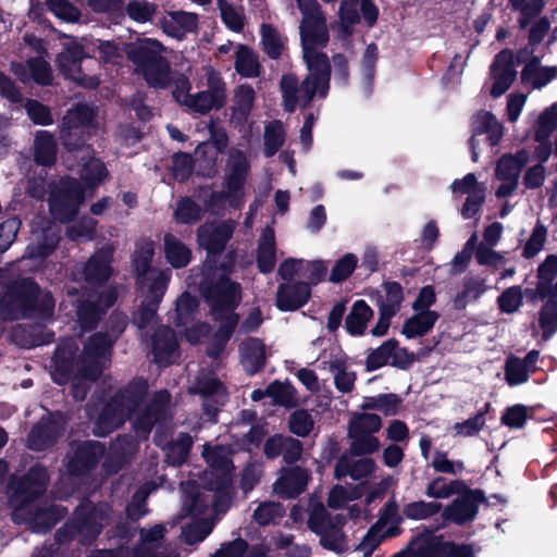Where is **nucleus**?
<instances>
[{"instance_id":"f257e3e1","label":"nucleus","mask_w":557,"mask_h":557,"mask_svg":"<svg viewBox=\"0 0 557 557\" xmlns=\"http://www.w3.org/2000/svg\"><path fill=\"white\" fill-rule=\"evenodd\" d=\"M103 119L94 103H76L66 111L62 121L61 139L67 149L64 160L73 168L71 160L82 161L81 178L84 185L73 178H61L50 190L48 202L51 215L60 221L71 220L78 211L86 196L108 176L104 164L92 157L89 147L83 144L102 126Z\"/></svg>"},{"instance_id":"f03ea898","label":"nucleus","mask_w":557,"mask_h":557,"mask_svg":"<svg viewBox=\"0 0 557 557\" xmlns=\"http://www.w3.org/2000/svg\"><path fill=\"white\" fill-rule=\"evenodd\" d=\"M302 13L300 39L308 75L299 86L297 78L286 74L281 79L285 110L293 112L307 106L315 96L324 98L329 91L330 64L321 51L329 41L326 20L315 0H296Z\"/></svg>"},{"instance_id":"7ed1b4c3","label":"nucleus","mask_w":557,"mask_h":557,"mask_svg":"<svg viewBox=\"0 0 557 557\" xmlns=\"http://www.w3.org/2000/svg\"><path fill=\"white\" fill-rule=\"evenodd\" d=\"M235 224L232 221L207 223L198 230V243L208 251V259L201 270L199 288L207 302L211 307V313L215 320H221L219 339L224 344L237 324V317L234 309L240 300V287L237 283L228 280L233 262L230 257V264L215 265L212 259L216 252L223 250L231 238Z\"/></svg>"},{"instance_id":"20e7f679","label":"nucleus","mask_w":557,"mask_h":557,"mask_svg":"<svg viewBox=\"0 0 557 557\" xmlns=\"http://www.w3.org/2000/svg\"><path fill=\"white\" fill-rule=\"evenodd\" d=\"M124 329L125 321L120 319L110 334L91 335L79 355L76 341L71 338L62 342L53 357L52 380L60 385L71 381L74 398L83 400L87 392L86 382L96 380L109 364L113 342Z\"/></svg>"},{"instance_id":"39448f33","label":"nucleus","mask_w":557,"mask_h":557,"mask_svg":"<svg viewBox=\"0 0 557 557\" xmlns=\"http://www.w3.org/2000/svg\"><path fill=\"white\" fill-rule=\"evenodd\" d=\"M147 386L144 382L131 384L125 391L114 395L109 403L88 404L87 413L94 422V433L104 436L112 432L125 418L132 419L138 435L145 436L152 424L164 417L170 403L166 391L158 392L148 407L143 408Z\"/></svg>"},{"instance_id":"423d86ee","label":"nucleus","mask_w":557,"mask_h":557,"mask_svg":"<svg viewBox=\"0 0 557 557\" xmlns=\"http://www.w3.org/2000/svg\"><path fill=\"white\" fill-rule=\"evenodd\" d=\"M111 250L96 252L86 263L82 271L74 273V280L86 282L84 286L85 300L76 299V289L69 288L67 294L73 301H76L77 321L82 329L87 330L95 326L102 312L111 307L116 293L112 288L99 290V284L106 281L111 274Z\"/></svg>"},{"instance_id":"0eeeda50","label":"nucleus","mask_w":557,"mask_h":557,"mask_svg":"<svg viewBox=\"0 0 557 557\" xmlns=\"http://www.w3.org/2000/svg\"><path fill=\"white\" fill-rule=\"evenodd\" d=\"M48 482L45 468L34 467L13 486L10 504L13 508V520L17 523H26L36 533H45L50 530L64 515L60 506L40 507L33 513L32 502L44 493Z\"/></svg>"},{"instance_id":"6e6552de","label":"nucleus","mask_w":557,"mask_h":557,"mask_svg":"<svg viewBox=\"0 0 557 557\" xmlns=\"http://www.w3.org/2000/svg\"><path fill=\"white\" fill-rule=\"evenodd\" d=\"M153 255L152 240L143 239L136 244L133 262L137 273L138 290L144 298L135 317V323L139 329L147 327L153 321L171 277L170 271L151 268Z\"/></svg>"},{"instance_id":"1a4fd4ad","label":"nucleus","mask_w":557,"mask_h":557,"mask_svg":"<svg viewBox=\"0 0 557 557\" xmlns=\"http://www.w3.org/2000/svg\"><path fill=\"white\" fill-rule=\"evenodd\" d=\"M94 47L100 59L107 63H119L123 53L127 54L131 45H124L114 40L100 39H76L73 38L64 44V50L58 55L57 62L60 71L65 77L85 88H95L99 84V77L96 74L87 73L88 66L83 67L82 62L86 58L85 49Z\"/></svg>"},{"instance_id":"9d476101","label":"nucleus","mask_w":557,"mask_h":557,"mask_svg":"<svg viewBox=\"0 0 557 557\" xmlns=\"http://www.w3.org/2000/svg\"><path fill=\"white\" fill-rule=\"evenodd\" d=\"M165 51L166 48L153 38L139 39L127 49V57L136 73L141 75L150 87L165 88L173 78L170 62L164 55Z\"/></svg>"},{"instance_id":"9b49d317","label":"nucleus","mask_w":557,"mask_h":557,"mask_svg":"<svg viewBox=\"0 0 557 557\" xmlns=\"http://www.w3.org/2000/svg\"><path fill=\"white\" fill-rule=\"evenodd\" d=\"M54 301L49 293H41L32 282L25 283L23 289L9 288L0 300V310L5 319L27 318L38 311L41 317H49Z\"/></svg>"},{"instance_id":"f8f14e48","label":"nucleus","mask_w":557,"mask_h":557,"mask_svg":"<svg viewBox=\"0 0 557 557\" xmlns=\"http://www.w3.org/2000/svg\"><path fill=\"white\" fill-rule=\"evenodd\" d=\"M109 512L110 508L106 504L95 507L89 502L82 503L75 511L72 523L57 532V540L64 542L69 537L77 536L82 543L92 541L108 522Z\"/></svg>"},{"instance_id":"ddd939ff","label":"nucleus","mask_w":557,"mask_h":557,"mask_svg":"<svg viewBox=\"0 0 557 557\" xmlns=\"http://www.w3.org/2000/svg\"><path fill=\"white\" fill-rule=\"evenodd\" d=\"M249 171V162L244 151L232 148L226 163V182L221 194L212 196V201H219L234 209L240 208L245 198V181Z\"/></svg>"},{"instance_id":"4468645a","label":"nucleus","mask_w":557,"mask_h":557,"mask_svg":"<svg viewBox=\"0 0 557 557\" xmlns=\"http://www.w3.org/2000/svg\"><path fill=\"white\" fill-rule=\"evenodd\" d=\"M205 73L207 89L191 95L184 106L188 110L200 114L223 107L226 98L225 84L220 74L211 66L205 67Z\"/></svg>"},{"instance_id":"2eb2a0df","label":"nucleus","mask_w":557,"mask_h":557,"mask_svg":"<svg viewBox=\"0 0 557 557\" xmlns=\"http://www.w3.org/2000/svg\"><path fill=\"white\" fill-rule=\"evenodd\" d=\"M529 160L530 152L527 149L505 154L498 160L495 169V176L502 182L496 190L498 198L508 197L517 189L521 170Z\"/></svg>"},{"instance_id":"dca6fc26","label":"nucleus","mask_w":557,"mask_h":557,"mask_svg":"<svg viewBox=\"0 0 557 557\" xmlns=\"http://www.w3.org/2000/svg\"><path fill=\"white\" fill-rule=\"evenodd\" d=\"M459 494L456 499L442 508V518L446 522L462 525L476 517L484 495L481 491L467 487Z\"/></svg>"},{"instance_id":"f3484780","label":"nucleus","mask_w":557,"mask_h":557,"mask_svg":"<svg viewBox=\"0 0 557 557\" xmlns=\"http://www.w3.org/2000/svg\"><path fill=\"white\" fill-rule=\"evenodd\" d=\"M202 454L211 468L210 472L206 473V475L216 476V482L209 483V490L224 494L231 483L230 474L233 470V463L230 458L232 454L231 449L225 446L211 448L206 445Z\"/></svg>"},{"instance_id":"a211bd4d","label":"nucleus","mask_w":557,"mask_h":557,"mask_svg":"<svg viewBox=\"0 0 557 557\" xmlns=\"http://www.w3.org/2000/svg\"><path fill=\"white\" fill-rule=\"evenodd\" d=\"M197 306L196 298L188 294H183L176 301V324L185 327L186 339L190 344L198 343L209 331L207 324L196 322Z\"/></svg>"},{"instance_id":"6ab92c4d","label":"nucleus","mask_w":557,"mask_h":557,"mask_svg":"<svg viewBox=\"0 0 557 557\" xmlns=\"http://www.w3.org/2000/svg\"><path fill=\"white\" fill-rule=\"evenodd\" d=\"M491 74L494 81L491 94L495 98L500 97L516 79L517 71L512 51L503 50L495 57L491 65Z\"/></svg>"},{"instance_id":"aec40b11","label":"nucleus","mask_w":557,"mask_h":557,"mask_svg":"<svg viewBox=\"0 0 557 557\" xmlns=\"http://www.w3.org/2000/svg\"><path fill=\"white\" fill-rule=\"evenodd\" d=\"M166 532L164 524H156L149 529H141L139 544L133 552L134 557H180L175 549L161 547L159 542Z\"/></svg>"},{"instance_id":"412c9836","label":"nucleus","mask_w":557,"mask_h":557,"mask_svg":"<svg viewBox=\"0 0 557 557\" xmlns=\"http://www.w3.org/2000/svg\"><path fill=\"white\" fill-rule=\"evenodd\" d=\"M473 135L470 138V148L472 151V160H478L476 143L478 136L486 134L491 146L497 145L504 135L503 124L494 114L487 111L479 112L472 121Z\"/></svg>"},{"instance_id":"4be33fe9","label":"nucleus","mask_w":557,"mask_h":557,"mask_svg":"<svg viewBox=\"0 0 557 557\" xmlns=\"http://www.w3.org/2000/svg\"><path fill=\"white\" fill-rule=\"evenodd\" d=\"M33 235L35 243L27 247L23 261L39 262L54 250L59 242V233L53 225L48 223L47 226H42L40 230L34 225Z\"/></svg>"},{"instance_id":"5701e85b","label":"nucleus","mask_w":557,"mask_h":557,"mask_svg":"<svg viewBox=\"0 0 557 557\" xmlns=\"http://www.w3.org/2000/svg\"><path fill=\"white\" fill-rule=\"evenodd\" d=\"M540 358L537 350H531L523 359L509 356L505 362V380L510 386L525 383L531 373L535 372Z\"/></svg>"},{"instance_id":"b1692460","label":"nucleus","mask_w":557,"mask_h":557,"mask_svg":"<svg viewBox=\"0 0 557 557\" xmlns=\"http://www.w3.org/2000/svg\"><path fill=\"white\" fill-rule=\"evenodd\" d=\"M446 540L432 530L424 529L408 546L410 557H445Z\"/></svg>"},{"instance_id":"393cba45","label":"nucleus","mask_w":557,"mask_h":557,"mask_svg":"<svg viewBox=\"0 0 557 557\" xmlns=\"http://www.w3.org/2000/svg\"><path fill=\"white\" fill-rule=\"evenodd\" d=\"M103 453L104 448L98 442L87 441L77 445L73 457H69V472L74 475L83 474L98 462Z\"/></svg>"},{"instance_id":"a878e982","label":"nucleus","mask_w":557,"mask_h":557,"mask_svg":"<svg viewBox=\"0 0 557 557\" xmlns=\"http://www.w3.org/2000/svg\"><path fill=\"white\" fill-rule=\"evenodd\" d=\"M311 294L307 282L281 284L276 294V306L281 311H294L302 307Z\"/></svg>"},{"instance_id":"bb28decb","label":"nucleus","mask_w":557,"mask_h":557,"mask_svg":"<svg viewBox=\"0 0 557 557\" xmlns=\"http://www.w3.org/2000/svg\"><path fill=\"white\" fill-rule=\"evenodd\" d=\"M197 15L185 11H172L164 14L159 25L164 34L175 39H183L186 34L197 28Z\"/></svg>"},{"instance_id":"cd10ccee","label":"nucleus","mask_w":557,"mask_h":557,"mask_svg":"<svg viewBox=\"0 0 557 557\" xmlns=\"http://www.w3.org/2000/svg\"><path fill=\"white\" fill-rule=\"evenodd\" d=\"M309 481L307 470L294 467L284 470L273 484V492L285 498H293L306 488Z\"/></svg>"},{"instance_id":"c85d7f7f","label":"nucleus","mask_w":557,"mask_h":557,"mask_svg":"<svg viewBox=\"0 0 557 557\" xmlns=\"http://www.w3.org/2000/svg\"><path fill=\"white\" fill-rule=\"evenodd\" d=\"M194 393L205 398V409L210 414V401L214 405H223L226 399L224 386L210 371H202L195 380L190 388Z\"/></svg>"},{"instance_id":"c756f323","label":"nucleus","mask_w":557,"mask_h":557,"mask_svg":"<svg viewBox=\"0 0 557 557\" xmlns=\"http://www.w3.org/2000/svg\"><path fill=\"white\" fill-rule=\"evenodd\" d=\"M11 71L24 83L33 79L40 85H48L51 82L50 65L40 57L29 59L26 64L13 62Z\"/></svg>"},{"instance_id":"7c9ffc66","label":"nucleus","mask_w":557,"mask_h":557,"mask_svg":"<svg viewBox=\"0 0 557 557\" xmlns=\"http://www.w3.org/2000/svg\"><path fill=\"white\" fill-rule=\"evenodd\" d=\"M177 341L172 329L161 326L152 338V352L154 361L159 364H169L176 356Z\"/></svg>"},{"instance_id":"2f4dec72","label":"nucleus","mask_w":557,"mask_h":557,"mask_svg":"<svg viewBox=\"0 0 557 557\" xmlns=\"http://www.w3.org/2000/svg\"><path fill=\"white\" fill-rule=\"evenodd\" d=\"M255 98L253 88L247 84L239 85L234 90L231 120L236 126H244L247 123Z\"/></svg>"},{"instance_id":"473e14b6","label":"nucleus","mask_w":557,"mask_h":557,"mask_svg":"<svg viewBox=\"0 0 557 557\" xmlns=\"http://www.w3.org/2000/svg\"><path fill=\"white\" fill-rule=\"evenodd\" d=\"M414 313L405 320L401 334L408 339L429 334L434 327L440 314L434 310H413Z\"/></svg>"},{"instance_id":"72a5a7b5","label":"nucleus","mask_w":557,"mask_h":557,"mask_svg":"<svg viewBox=\"0 0 557 557\" xmlns=\"http://www.w3.org/2000/svg\"><path fill=\"white\" fill-rule=\"evenodd\" d=\"M240 363L246 372L253 374L264 364L267 359L265 346L259 339L249 337L239 346Z\"/></svg>"},{"instance_id":"f704fd0d","label":"nucleus","mask_w":557,"mask_h":557,"mask_svg":"<svg viewBox=\"0 0 557 557\" xmlns=\"http://www.w3.org/2000/svg\"><path fill=\"white\" fill-rule=\"evenodd\" d=\"M375 465L372 459L363 458L351 462L347 457H341L335 466V478L342 479L349 475L355 481L366 480L372 475Z\"/></svg>"},{"instance_id":"c9c22d12","label":"nucleus","mask_w":557,"mask_h":557,"mask_svg":"<svg viewBox=\"0 0 557 557\" xmlns=\"http://www.w3.org/2000/svg\"><path fill=\"white\" fill-rule=\"evenodd\" d=\"M372 317L373 310L370 306L362 299L357 300L345 319V330L351 336H361Z\"/></svg>"},{"instance_id":"e433bc0d","label":"nucleus","mask_w":557,"mask_h":557,"mask_svg":"<svg viewBox=\"0 0 557 557\" xmlns=\"http://www.w3.org/2000/svg\"><path fill=\"white\" fill-rule=\"evenodd\" d=\"M522 81L535 89H541L557 78V65L545 66L534 59L525 64L521 73Z\"/></svg>"},{"instance_id":"4c0bfd02","label":"nucleus","mask_w":557,"mask_h":557,"mask_svg":"<svg viewBox=\"0 0 557 557\" xmlns=\"http://www.w3.org/2000/svg\"><path fill=\"white\" fill-rule=\"evenodd\" d=\"M276 262L275 256V234L273 228L265 227L259 238L257 249V264L262 273H269L273 270Z\"/></svg>"},{"instance_id":"58836bf2","label":"nucleus","mask_w":557,"mask_h":557,"mask_svg":"<svg viewBox=\"0 0 557 557\" xmlns=\"http://www.w3.org/2000/svg\"><path fill=\"white\" fill-rule=\"evenodd\" d=\"M557 275V256L548 255L537 268V284L534 297L545 299L552 292V285Z\"/></svg>"},{"instance_id":"ea45409f","label":"nucleus","mask_w":557,"mask_h":557,"mask_svg":"<svg viewBox=\"0 0 557 557\" xmlns=\"http://www.w3.org/2000/svg\"><path fill=\"white\" fill-rule=\"evenodd\" d=\"M236 72L247 78L257 77L260 73V63L257 53L247 46L238 45L235 50Z\"/></svg>"},{"instance_id":"a19ab883","label":"nucleus","mask_w":557,"mask_h":557,"mask_svg":"<svg viewBox=\"0 0 557 557\" xmlns=\"http://www.w3.org/2000/svg\"><path fill=\"white\" fill-rule=\"evenodd\" d=\"M156 443L165 449L166 461L170 465L180 466L186 460L193 441L188 434H181L174 443L165 445L162 436L157 434Z\"/></svg>"},{"instance_id":"79ce46f5","label":"nucleus","mask_w":557,"mask_h":557,"mask_svg":"<svg viewBox=\"0 0 557 557\" xmlns=\"http://www.w3.org/2000/svg\"><path fill=\"white\" fill-rule=\"evenodd\" d=\"M164 256L166 261L176 269L186 267L191 257L189 248L172 234L164 236Z\"/></svg>"},{"instance_id":"37998d69","label":"nucleus","mask_w":557,"mask_h":557,"mask_svg":"<svg viewBox=\"0 0 557 557\" xmlns=\"http://www.w3.org/2000/svg\"><path fill=\"white\" fill-rule=\"evenodd\" d=\"M465 488L466 485L462 481H447L442 476H437L426 484L424 494L433 499H447L455 494L463 492Z\"/></svg>"},{"instance_id":"c03bdc74","label":"nucleus","mask_w":557,"mask_h":557,"mask_svg":"<svg viewBox=\"0 0 557 557\" xmlns=\"http://www.w3.org/2000/svg\"><path fill=\"white\" fill-rule=\"evenodd\" d=\"M61 426L57 423L46 422L44 419L35 426L28 436V446L35 450H41L53 443L60 433Z\"/></svg>"},{"instance_id":"a18cd8bd","label":"nucleus","mask_w":557,"mask_h":557,"mask_svg":"<svg viewBox=\"0 0 557 557\" xmlns=\"http://www.w3.org/2000/svg\"><path fill=\"white\" fill-rule=\"evenodd\" d=\"M398 355H406V349L399 347L396 341L388 339L369 355L367 363L371 369H379L386 363L396 361Z\"/></svg>"},{"instance_id":"49530a36","label":"nucleus","mask_w":557,"mask_h":557,"mask_svg":"<svg viewBox=\"0 0 557 557\" xmlns=\"http://www.w3.org/2000/svg\"><path fill=\"white\" fill-rule=\"evenodd\" d=\"M35 159L37 163L50 165L57 157V144L53 136L47 131H40L35 137Z\"/></svg>"},{"instance_id":"de8ad7c7","label":"nucleus","mask_w":557,"mask_h":557,"mask_svg":"<svg viewBox=\"0 0 557 557\" xmlns=\"http://www.w3.org/2000/svg\"><path fill=\"white\" fill-rule=\"evenodd\" d=\"M442 504L435 500H414L407 503L403 507V516L409 520H426L438 512H442Z\"/></svg>"},{"instance_id":"09e8293b","label":"nucleus","mask_w":557,"mask_h":557,"mask_svg":"<svg viewBox=\"0 0 557 557\" xmlns=\"http://www.w3.org/2000/svg\"><path fill=\"white\" fill-rule=\"evenodd\" d=\"M486 290L484 278L467 277L462 289L455 297V306L460 309L465 308L469 302L478 300Z\"/></svg>"},{"instance_id":"8fccbe9b","label":"nucleus","mask_w":557,"mask_h":557,"mask_svg":"<svg viewBox=\"0 0 557 557\" xmlns=\"http://www.w3.org/2000/svg\"><path fill=\"white\" fill-rule=\"evenodd\" d=\"M285 515L284 507L274 502H263L253 510L252 519L259 525L277 523Z\"/></svg>"},{"instance_id":"3c124183","label":"nucleus","mask_w":557,"mask_h":557,"mask_svg":"<svg viewBox=\"0 0 557 557\" xmlns=\"http://www.w3.org/2000/svg\"><path fill=\"white\" fill-rule=\"evenodd\" d=\"M268 397H270L274 404L284 407H294L298 403L295 388L288 383L278 381H274L268 386Z\"/></svg>"},{"instance_id":"603ef678","label":"nucleus","mask_w":557,"mask_h":557,"mask_svg":"<svg viewBox=\"0 0 557 557\" xmlns=\"http://www.w3.org/2000/svg\"><path fill=\"white\" fill-rule=\"evenodd\" d=\"M285 140V129L280 121L269 123L264 128V154L267 157L274 156L282 147Z\"/></svg>"},{"instance_id":"864d4df0","label":"nucleus","mask_w":557,"mask_h":557,"mask_svg":"<svg viewBox=\"0 0 557 557\" xmlns=\"http://www.w3.org/2000/svg\"><path fill=\"white\" fill-rule=\"evenodd\" d=\"M401 518L398 515V506L395 500L388 502L381 511L380 518L374 525L384 530L385 535L396 536L399 533Z\"/></svg>"},{"instance_id":"5fc2aeb1","label":"nucleus","mask_w":557,"mask_h":557,"mask_svg":"<svg viewBox=\"0 0 557 557\" xmlns=\"http://www.w3.org/2000/svg\"><path fill=\"white\" fill-rule=\"evenodd\" d=\"M358 257L351 252L345 253L335 261L331 269L329 281L332 283H342L346 281L356 270Z\"/></svg>"},{"instance_id":"6e6d98bb","label":"nucleus","mask_w":557,"mask_h":557,"mask_svg":"<svg viewBox=\"0 0 557 557\" xmlns=\"http://www.w3.org/2000/svg\"><path fill=\"white\" fill-rule=\"evenodd\" d=\"M382 426V420L374 413H356L351 417L348 431L349 433L374 434Z\"/></svg>"},{"instance_id":"4d7b16f0","label":"nucleus","mask_w":557,"mask_h":557,"mask_svg":"<svg viewBox=\"0 0 557 557\" xmlns=\"http://www.w3.org/2000/svg\"><path fill=\"white\" fill-rule=\"evenodd\" d=\"M47 9L65 23H79L81 11L67 0H46Z\"/></svg>"},{"instance_id":"13d9d810","label":"nucleus","mask_w":557,"mask_h":557,"mask_svg":"<svg viewBox=\"0 0 557 557\" xmlns=\"http://www.w3.org/2000/svg\"><path fill=\"white\" fill-rule=\"evenodd\" d=\"M350 451L355 455H370L380 448V442L373 434L349 433Z\"/></svg>"},{"instance_id":"bf43d9fd","label":"nucleus","mask_w":557,"mask_h":557,"mask_svg":"<svg viewBox=\"0 0 557 557\" xmlns=\"http://www.w3.org/2000/svg\"><path fill=\"white\" fill-rule=\"evenodd\" d=\"M157 7L147 0H131L126 5V13L136 23H147L154 15Z\"/></svg>"},{"instance_id":"052dcab7","label":"nucleus","mask_w":557,"mask_h":557,"mask_svg":"<svg viewBox=\"0 0 557 557\" xmlns=\"http://www.w3.org/2000/svg\"><path fill=\"white\" fill-rule=\"evenodd\" d=\"M522 301L523 292L521 286H511L506 288L497 299L499 310L507 314L518 311Z\"/></svg>"},{"instance_id":"680f3d73","label":"nucleus","mask_w":557,"mask_h":557,"mask_svg":"<svg viewBox=\"0 0 557 557\" xmlns=\"http://www.w3.org/2000/svg\"><path fill=\"white\" fill-rule=\"evenodd\" d=\"M213 522L209 519H200L183 529L182 535L187 544H196L203 541L212 531Z\"/></svg>"},{"instance_id":"e2e57ef3","label":"nucleus","mask_w":557,"mask_h":557,"mask_svg":"<svg viewBox=\"0 0 557 557\" xmlns=\"http://www.w3.org/2000/svg\"><path fill=\"white\" fill-rule=\"evenodd\" d=\"M557 126V107L552 106L544 110L539 116L537 127L535 129V140L548 139Z\"/></svg>"},{"instance_id":"0e129e2a","label":"nucleus","mask_w":557,"mask_h":557,"mask_svg":"<svg viewBox=\"0 0 557 557\" xmlns=\"http://www.w3.org/2000/svg\"><path fill=\"white\" fill-rule=\"evenodd\" d=\"M383 288L384 295L382 296L379 305L380 309L396 313L404 299L401 286L398 283L389 282L385 283Z\"/></svg>"},{"instance_id":"69168bd1","label":"nucleus","mask_w":557,"mask_h":557,"mask_svg":"<svg viewBox=\"0 0 557 557\" xmlns=\"http://www.w3.org/2000/svg\"><path fill=\"white\" fill-rule=\"evenodd\" d=\"M543 338L548 339L557 331V301L549 299L540 312Z\"/></svg>"},{"instance_id":"338daca9","label":"nucleus","mask_w":557,"mask_h":557,"mask_svg":"<svg viewBox=\"0 0 557 557\" xmlns=\"http://www.w3.org/2000/svg\"><path fill=\"white\" fill-rule=\"evenodd\" d=\"M261 42L264 52L272 59L277 58L283 49V40L275 28L270 25L261 27Z\"/></svg>"},{"instance_id":"774afa93","label":"nucleus","mask_w":557,"mask_h":557,"mask_svg":"<svg viewBox=\"0 0 557 557\" xmlns=\"http://www.w3.org/2000/svg\"><path fill=\"white\" fill-rule=\"evenodd\" d=\"M222 21L233 32H240L244 26V17L240 9L233 7L226 0H218Z\"/></svg>"}]
</instances>
